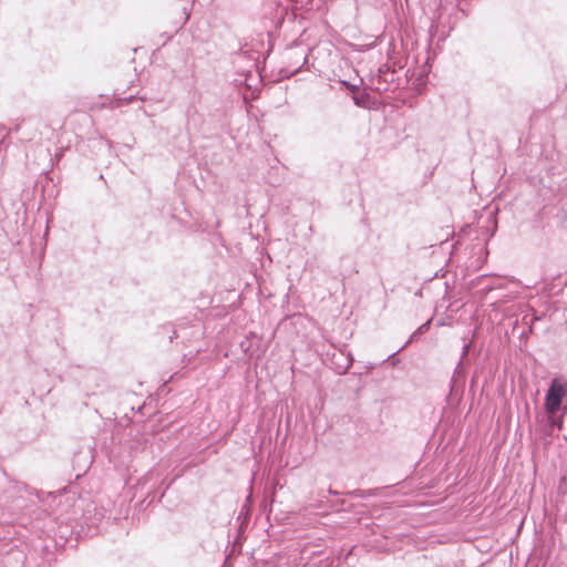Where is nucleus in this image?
<instances>
[{
  "label": "nucleus",
  "mask_w": 567,
  "mask_h": 567,
  "mask_svg": "<svg viewBox=\"0 0 567 567\" xmlns=\"http://www.w3.org/2000/svg\"><path fill=\"white\" fill-rule=\"evenodd\" d=\"M470 349H471V342L464 343V346L462 348L461 360L467 357Z\"/></svg>",
  "instance_id": "obj_3"
},
{
  "label": "nucleus",
  "mask_w": 567,
  "mask_h": 567,
  "mask_svg": "<svg viewBox=\"0 0 567 567\" xmlns=\"http://www.w3.org/2000/svg\"><path fill=\"white\" fill-rule=\"evenodd\" d=\"M177 337H178V336H177L176 331H174V332H173V336H169V341H173V339H174V338H177Z\"/></svg>",
  "instance_id": "obj_7"
},
{
  "label": "nucleus",
  "mask_w": 567,
  "mask_h": 567,
  "mask_svg": "<svg viewBox=\"0 0 567 567\" xmlns=\"http://www.w3.org/2000/svg\"><path fill=\"white\" fill-rule=\"evenodd\" d=\"M567 395V381L558 378L551 380L545 396V409L548 414L555 415L560 406L564 396Z\"/></svg>",
  "instance_id": "obj_1"
},
{
  "label": "nucleus",
  "mask_w": 567,
  "mask_h": 567,
  "mask_svg": "<svg viewBox=\"0 0 567 567\" xmlns=\"http://www.w3.org/2000/svg\"><path fill=\"white\" fill-rule=\"evenodd\" d=\"M352 362H353V359H352V357L349 354V357H348V359H347V364H346V367H344L343 372H346L347 370H349V369H350V367L352 365Z\"/></svg>",
  "instance_id": "obj_5"
},
{
  "label": "nucleus",
  "mask_w": 567,
  "mask_h": 567,
  "mask_svg": "<svg viewBox=\"0 0 567 567\" xmlns=\"http://www.w3.org/2000/svg\"><path fill=\"white\" fill-rule=\"evenodd\" d=\"M549 423H550V426H553V427L561 429V426H563V420H557L555 417V415H553V414H550V416H549Z\"/></svg>",
  "instance_id": "obj_2"
},
{
  "label": "nucleus",
  "mask_w": 567,
  "mask_h": 567,
  "mask_svg": "<svg viewBox=\"0 0 567 567\" xmlns=\"http://www.w3.org/2000/svg\"><path fill=\"white\" fill-rule=\"evenodd\" d=\"M455 373L461 374L462 373V360L457 363L455 368Z\"/></svg>",
  "instance_id": "obj_6"
},
{
  "label": "nucleus",
  "mask_w": 567,
  "mask_h": 567,
  "mask_svg": "<svg viewBox=\"0 0 567 567\" xmlns=\"http://www.w3.org/2000/svg\"><path fill=\"white\" fill-rule=\"evenodd\" d=\"M430 323H431V320L426 321L425 323H423L419 329H417V332L420 333H423L425 331H427L429 327H430Z\"/></svg>",
  "instance_id": "obj_4"
}]
</instances>
